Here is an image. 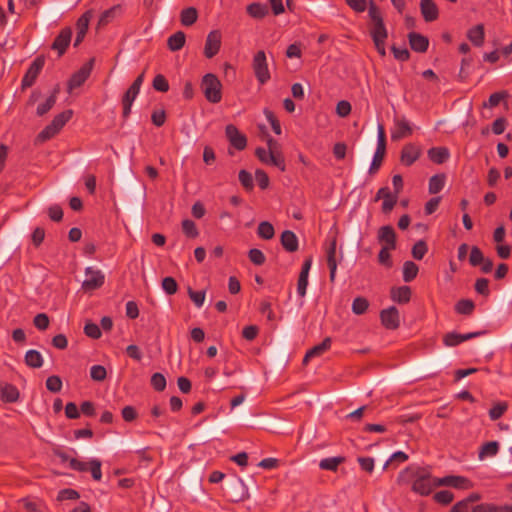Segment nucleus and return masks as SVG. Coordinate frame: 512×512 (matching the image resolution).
<instances>
[{
  "mask_svg": "<svg viewBox=\"0 0 512 512\" xmlns=\"http://www.w3.org/2000/svg\"><path fill=\"white\" fill-rule=\"evenodd\" d=\"M280 242L285 251L289 253L296 252L299 247L298 238L291 230H285L280 236Z\"/></svg>",
  "mask_w": 512,
  "mask_h": 512,
  "instance_id": "obj_24",
  "label": "nucleus"
},
{
  "mask_svg": "<svg viewBox=\"0 0 512 512\" xmlns=\"http://www.w3.org/2000/svg\"><path fill=\"white\" fill-rule=\"evenodd\" d=\"M185 41V33L183 31H177L168 38L167 46L171 51L176 52L183 48Z\"/></svg>",
  "mask_w": 512,
  "mask_h": 512,
  "instance_id": "obj_32",
  "label": "nucleus"
},
{
  "mask_svg": "<svg viewBox=\"0 0 512 512\" xmlns=\"http://www.w3.org/2000/svg\"><path fill=\"white\" fill-rule=\"evenodd\" d=\"M433 498L439 504L448 505L453 501L454 495L449 490H441L435 493Z\"/></svg>",
  "mask_w": 512,
  "mask_h": 512,
  "instance_id": "obj_56",
  "label": "nucleus"
},
{
  "mask_svg": "<svg viewBox=\"0 0 512 512\" xmlns=\"http://www.w3.org/2000/svg\"><path fill=\"white\" fill-rule=\"evenodd\" d=\"M475 310V303L470 299H460L455 304V311L460 315H471Z\"/></svg>",
  "mask_w": 512,
  "mask_h": 512,
  "instance_id": "obj_38",
  "label": "nucleus"
},
{
  "mask_svg": "<svg viewBox=\"0 0 512 512\" xmlns=\"http://www.w3.org/2000/svg\"><path fill=\"white\" fill-rule=\"evenodd\" d=\"M336 245V239L334 238L327 249V266L329 268V279L332 283L335 281L337 270Z\"/></svg>",
  "mask_w": 512,
  "mask_h": 512,
  "instance_id": "obj_25",
  "label": "nucleus"
},
{
  "mask_svg": "<svg viewBox=\"0 0 512 512\" xmlns=\"http://www.w3.org/2000/svg\"><path fill=\"white\" fill-rule=\"evenodd\" d=\"M430 161L435 164H443L450 157V152L446 147H432L427 151Z\"/></svg>",
  "mask_w": 512,
  "mask_h": 512,
  "instance_id": "obj_29",
  "label": "nucleus"
},
{
  "mask_svg": "<svg viewBox=\"0 0 512 512\" xmlns=\"http://www.w3.org/2000/svg\"><path fill=\"white\" fill-rule=\"evenodd\" d=\"M509 97L507 91L495 92L490 95L488 102L483 103V107L493 108L500 104V102Z\"/></svg>",
  "mask_w": 512,
  "mask_h": 512,
  "instance_id": "obj_46",
  "label": "nucleus"
},
{
  "mask_svg": "<svg viewBox=\"0 0 512 512\" xmlns=\"http://www.w3.org/2000/svg\"><path fill=\"white\" fill-rule=\"evenodd\" d=\"M378 241L384 243L383 247L396 249V233L392 226H382L378 230Z\"/></svg>",
  "mask_w": 512,
  "mask_h": 512,
  "instance_id": "obj_20",
  "label": "nucleus"
},
{
  "mask_svg": "<svg viewBox=\"0 0 512 512\" xmlns=\"http://www.w3.org/2000/svg\"><path fill=\"white\" fill-rule=\"evenodd\" d=\"M390 250L392 248L382 247L378 254V261L381 265H384L388 268L392 267L393 262L391 260Z\"/></svg>",
  "mask_w": 512,
  "mask_h": 512,
  "instance_id": "obj_63",
  "label": "nucleus"
},
{
  "mask_svg": "<svg viewBox=\"0 0 512 512\" xmlns=\"http://www.w3.org/2000/svg\"><path fill=\"white\" fill-rule=\"evenodd\" d=\"M427 251V243L424 240H419L413 245L411 253L414 259L422 260Z\"/></svg>",
  "mask_w": 512,
  "mask_h": 512,
  "instance_id": "obj_47",
  "label": "nucleus"
},
{
  "mask_svg": "<svg viewBox=\"0 0 512 512\" xmlns=\"http://www.w3.org/2000/svg\"><path fill=\"white\" fill-rule=\"evenodd\" d=\"M87 278L82 283V289L85 292L94 291L102 287L105 281V276L100 270H95L92 267L85 269Z\"/></svg>",
  "mask_w": 512,
  "mask_h": 512,
  "instance_id": "obj_11",
  "label": "nucleus"
},
{
  "mask_svg": "<svg viewBox=\"0 0 512 512\" xmlns=\"http://www.w3.org/2000/svg\"><path fill=\"white\" fill-rule=\"evenodd\" d=\"M46 388L52 393H58L62 389V380L57 375L49 376L46 379Z\"/></svg>",
  "mask_w": 512,
  "mask_h": 512,
  "instance_id": "obj_53",
  "label": "nucleus"
},
{
  "mask_svg": "<svg viewBox=\"0 0 512 512\" xmlns=\"http://www.w3.org/2000/svg\"><path fill=\"white\" fill-rule=\"evenodd\" d=\"M225 135L230 142L231 146L241 151L247 146V138L244 134L240 133L238 128L233 124H228L225 128Z\"/></svg>",
  "mask_w": 512,
  "mask_h": 512,
  "instance_id": "obj_13",
  "label": "nucleus"
},
{
  "mask_svg": "<svg viewBox=\"0 0 512 512\" xmlns=\"http://www.w3.org/2000/svg\"><path fill=\"white\" fill-rule=\"evenodd\" d=\"M409 45L411 49L418 53H424L428 50L429 39L417 32H410L408 34Z\"/></svg>",
  "mask_w": 512,
  "mask_h": 512,
  "instance_id": "obj_22",
  "label": "nucleus"
},
{
  "mask_svg": "<svg viewBox=\"0 0 512 512\" xmlns=\"http://www.w3.org/2000/svg\"><path fill=\"white\" fill-rule=\"evenodd\" d=\"M94 61V58H91L88 62L82 65L78 71L71 75L67 85V90L69 93H71L74 89L82 86L89 78L93 69Z\"/></svg>",
  "mask_w": 512,
  "mask_h": 512,
  "instance_id": "obj_7",
  "label": "nucleus"
},
{
  "mask_svg": "<svg viewBox=\"0 0 512 512\" xmlns=\"http://www.w3.org/2000/svg\"><path fill=\"white\" fill-rule=\"evenodd\" d=\"M24 362L30 368H40L43 365V357L39 351L31 349L25 353Z\"/></svg>",
  "mask_w": 512,
  "mask_h": 512,
  "instance_id": "obj_33",
  "label": "nucleus"
},
{
  "mask_svg": "<svg viewBox=\"0 0 512 512\" xmlns=\"http://www.w3.org/2000/svg\"><path fill=\"white\" fill-rule=\"evenodd\" d=\"M500 446L497 441L486 442L482 445L479 457L482 459L484 457H492L495 456L499 452Z\"/></svg>",
  "mask_w": 512,
  "mask_h": 512,
  "instance_id": "obj_41",
  "label": "nucleus"
},
{
  "mask_svg": "<svg viewBox=\"0 0 512 512\" xmlns=\"http://www.w3.org/2000/svg\"><path fill=\"white\" fill-rule=\"evenodd\" d=\"M255 180H256L258 186L260 187V189L265 190L269 187V184H270L269 176L264 170L257 169L255 171Z\"/></svg>",
  "mask_w": 512,
  "mask_h": 512,
  "instance_id": "obj_60",
  "label": "nucleus"
},
{
  "mask_svg": "<svg viewBox=\"0 0 512 512\" xmlns=\"http://www.w3.org/2000/svg\"><path fill=\"white\" fill-rule=\"evenodd\" d=\"M198 19V11L195 7H188L181 11L180 21L183 26H191Z\"/></svg>",
  "mask_w": 512,
  "mask_h": 512,
  "instance_id": "obj_36",
  "label": "nucleus"
},
{
  "mask_svg": "<svg viewBox=\"0 0 512 512\" xmlns=\"http://www.w3.org/2000/svg\"><path fill=\"white\" fill-rule=\"evenodd\" d=\"M49 323V317L45 313H39L33 319L34 326L41 331L46 330L49 326Z\"/></svg>",
  "mask_w": 512,
  "mask_h": 512,
  "instance_id": "obj_64",
  "label": "nucleus"
},
{
  "mask_svg": "<svg viewBox=\"0 0 512 512\" xmlns=\"http://www.w3.org/2000/svg\"><path fill=\"white\" fill-rule=\"evenodd\" d=\"M257 234L262 239L270 240L274 237L275 230H274L273 225L270 222L262 221L258 225Z\"/></svg>",
  "mask_w": 512,
  "mask_h": 512,
  "instance_id": "obj_40",
  "label": "nucleus"
},
{
  "mask_svg": "<svg viewBox=\"0 0 512 512\" xmlns=\"http://www.w3.org/2000/svg\"><path fill=\"white\" fill-rule=\"evenodd\" d=\"M90 377L94 381H104L107 377V371L106 368L102 365H93L90 368Z\"/></svg>",
  "mask_w": 512,
  "mask_h": 512,
  "instance_id": "obj_55",
  "label": "nucleus"
},
{
  "mask_svg": "<svg viewBox=\"0 0 512 512\" xmlns=\"http://www.w3.org/2000/svg\"><path fill=\"white\" fill-rule=\"evenodd\" d=\"M344 462H345V457H343V456L329 457V458L322 459L319 463V467L322 470L336 471L338 466Z\"/></svg>",
  "mask_w": 512,
  "mask_h": 512,
  "instance_id": "obj_37",
  "label": "nucleus"
},
{
  "mask_svg": "<svg viewBox=\"0 0 512 512\" xmlns=\"http://www.w3.org/2000/svg\"><path fill=\"white\" fill-rule=\"evenodd\" d=\"M411 294L412 291L409 286H400L391 290L392 300L399 304L408 303L411 299Z\"/></svg>",
  "mask_w": 512,
  "mask_h": 512,
  "instance_id": "obj_30",
  "label": "nucleus"
},
{
  "mask_svg": "<svg viewBox=\"0 0 512 512\" xmlns=\"http://www.w3.org/2000/svg\"><path fill=\"white\" fill-rule=\"evenodd\" d=\"M422 150L420 146L408 143L403 146L400 154V161L403 165L409 167L414 164L421 156Z\"/></svg>",
  "mask_w": 512,
  "mask_h": 512,
  "instance_id": "obj_16",
  "label": "nucleus"
},
{
  "mask_svg": "<svg viewBox=\"0 0 512 512\" xmlns=\"http://www.w3.org/2000/svg\"><path fill=\"white\" fill-rule=\"evenodd\" d=\"M268 148H269V160L268 164L273 165L280 169L281 171L286 170V164L285 159L283 155L279 152H274V147L277 145V141L274 140L272 137H269L267 140Z\"/></svg>",
  "mask_w": 512,
  "mask_h": 512,
  "instance_id": "obj_21",
  "label": "nucleus"
},
{
  "mask_svg": "<svg viewBox=\"0 0 512 512\" xmlns=\"http://www.w3.org/2000/svg\"><path fill=\"white\" fill-rule=\"evenodd\" d=\"M435 486H449L455 489L467 490L473 487L471 480L464 476L448 475L442 478H434Z\"/></svg>",
  "mask_w": 512,
  "mask_h": 512,
  "instance_id": "obj_10",
  "label": "nucleus"
},
{
  "mask_svg": "<svg viewBox=\"0 0 512 512\" xmlns=\"http://www.w3.org/2000/svg\"><path fill=\"white\" fill-rule=\"evenodd\" d=\"M252 67L254 70L255 77L260 84H265L266 82H268L271 76L268 69L266 54L263 50L258 51L254 55Z\"/></svg>",
  "mask_w": 512,
  "mask_h": 512,
  "instance_id": "obj_6",
  "label": "nucleus"
},
{
  "mask_svg": "<svg viewBox=\"0 0 512 512\" xmlns=\"http://www.w3.org/2000/svg\"><path fill=\"white\" fill-rule=\"evenodd\" d=\"M84 333L86 334V336L92 339H99L102 334L100 327L93 322H87L85 324Z\"/></svg>",
  "mask_w": 512,
  "mask_h": 512,
  "instance_id": "obj_59",
  "label": "nucleus"
},
{
  "mask_svg": "<svg viewBox=\"0 0 512 512\" xmlns=\"http://www.w3.org/2000/svg\"><path fill=\"white\" fill-rule=\"evenodd\" d=\"M369 307V301L362 296L356 297L352 303V312L356 315L364 314Z\"/></svg>",
  "mask_w": 512,
  "mask_h": 512,
  "instance_id": "obj_44",
  "label": "nucleus"
},
{
  "mask_svg": "<svg viewBox=\"0 0 512 512\" xmlns=\"http://www.w3.org/2000/svg\"><path fill=\"white\" fill-rule=\"evenodd\" d=\"M246 11L252 18L262 19L268 15L269 8L266 4L254 2L247 6Z\"/></svg>",
  "mask_w": 512,
  "mask_h": 512,
  "instance_id": "obj_31",
  "label": "nucleus"
},
{
  "mask_svg": "<svg viewBox=\"0 0 512 512\" xmlns=\"http://www.w3.org/2000/svg\"><path fill=\"white\" fill-rule=\"evenodd\" d=\"M331 343H332V340L330 337L324 338L321 343L315 345L314 347H312L311 349H309L306 352L304 359H303V363L306 364L309 361V359L318 357V356H321L322 354H324L326 351H328L330 349Z\"/></svg>",
  "mask_w": 512,
  "mask_h": 512,
  "instance_id": "obj_26",
  "label": "nucleus"
},
{
  "mask_svg": "<svg viewBox=\"0 0 512 512\" xmlns=\"http://www.w3.org/2000/svg\"><path fill=\"white\" fill-rule=\"evenodd\" d=\"M151 386L154 390L161 392L166 388V378L162 373L156 372L151 376Z\"/></svg>",
  "mask_w": 512,
  "mask_h": 512,
  "instance_id": "obj_52",
  "label": "nucleus"
},
{
  "mask_svg": "<svg viewBox=\"0 0 512 512\" xmlns=\"http://www.w3.org/2000/svg\"><path fill=\"white\" fill-rule=\"evenodd\" d=\"M101 461L98 459H91L89 461V471L95 481H100L102 478Z\"/></svg>",
  "mask_w": 512,
  "mask_h": 512,
  "instance_id": "obj_58",
  "label": "nucleus"
},
{
  "mask_svg": "<svg viewBox=\"0 0 512 512\" xmlns=\"http://www.w3.org/2000/svg\"><path fill=\"white\" fill-rule=\"evenodd\" d=\"M507 409H508V404L506 402H497L489 410L490 419L493 421L498 420L507 411Z\"/></svg>",
  "mask_w": 512,
  "mask_h": 512,
  "instance_id": "obj_48",
  "label": "nucleus"
},
{
  "mask_svg": "<svg viewBox=\"0 0 512 512\" xmlns=\"http://www.w3.org/2000/svg\"><path fill=\"white\" fill-rule=\"evenodd\" d=\"M93 17V11L87 10L85 13H83L78 20L76 21V38L74 40V47H78L82 41L84 40L86 33L89 28L90 20Z\"/></svg>",
  "mask_w": 512,
  "mask_h": 512,
  "instance_id": "obj_14",
  "label": "nucleus"
},
{
  "mask_svg": "<svg viewBox=\"0 0 512 512\" xmlns=\"http://www.w3.org/2000/svg\"><path fill=\"white\" fill-rule=\"evenodd\" d=\"M229 491L230 501L240 502L249 497L248 489L240 477H233L226 482Z\"/></svg>",
  "mask_w": 512,
  "mask_h": 512,
  "instance_id": "obj_8",
  "label": "nucleus"
},
{
  "mask_svg": "<svg viewBox=\"0 0 512 512\" xmlns=\"http://www.w3.org/2000/svg\"><path fill=\"white\" fill-rule=\"evenodd\" d=\"M140 89L136 88L135 86L131 85L128 90L124 93L122 97V105H123V117L127 118L131 113V107L136 99L137 95L139 94Z\"/></svg>",
  "mask_w": 512,
  "mask_h": 512,
  "instance_id": "obj_27",
  "label": "nucleus"
},
{
  "mask_svg": "<svg viewBox=\"0 0 512 512\" xmlns=\"http://www.w3.org/2000/svg\"><path fill=\"white\" fill-rule=\"evenodd\" d=\"M369 18L373 22V27L370 30L372 39L387 38L388 33L385 27L383 17L381 15L379 7L373 0L369 2Z\"/></svg>",
  "mask_w": 512,
  "mask_h": 512,
  "instance_id": "obj_4",
  "label": "nucleus"
},
{
  "mask_svg": "<svg viewBox=\"0 0 512 512\" xmlns=\"http://www.w3.org/2000/svg\"><path fill=\"white\" fill-rule=\"evenodd\" d=\"M382 325L389 330H395L400 326L399 311L395 306L383 309L380 312Z\"/></svg>",
  "mask_w": 512,
  "mask_h": 512,
  "instance_id": "obj_15",
  "label": "nucleus"
},
{
  "mask_svg": "<svg viewBox=\"0 0 512 512\" xmlns=\"http://www.w3.org/2000/svg\"><path fill=\"white\" fill-rule=\"evenodd\" d=\"M221 47V33L218 30L211 31L206 38L204 55L211 59L220 50Z\"/></svg>",
  "mask_w": 512,
  "mask_h": 512,
  "instance_id": "obj_18",
  "label": "nucleus"
},
{
  "mask_svg": "<svg viewBox=\"0 0 512 512\" xmlns=\"http://www.w3.org/2000/svg\"><path fill=\"white\" fill-rule=\"evenodd\" d=\"M386 154V134L384 130V126L379 124L378 125V141H377V148L372 160V163L369 168V173L375 174L381 167L382 162L384 160Z\"/></svg>",
  "mask_w": 512,
  "mask_h": 512,
  "instance_id": "obj_5",
  "label": "nucleus"
},
{
  "mask_svg": "<svg viewBox=\"0 0 512 512\" xmlns=\"http://www.w3.org/2000/svg\"><path fill=\"white\" fill-rule=\"evenodd\" d=\"M44 65H45L44 56H38L33 60V62L30 64L29 68L27 69V71L22 79V82H21L22 90L34 85V83H35L36 79L38 78L40 72L42 71Z\"/></svg>",
  "mask_w": 512,
  "mask_h": 512,
  "instance_id": "obj_9",
  "label": "nucleus"
},
{
  "mask_svg": "<svg viewBox=\"0 0 512 512\" xmlns=\"http://www.w3.org/2000/svg\"><path fill=\"white\" fill-rule=\"evenodd\" d=\"M412 479L414 480L411 487L412 491L421 496H428L433 488L436 487L434 485V479L431 478L430 471L424 467H406L399 473L397 483H408Z\"/></svg>",
  "mask_w": 512,
  "mask_h": 512,
  "instance_id": "obj_1",
  "label": "nucleus"
},
{
  "mask_svg": "<svg viewBox=\"0 0 512 512\" xmlns=\"http://www.w3.org/2000/svg\"><path fill=\"white\" fill-rule=\"evenodd\" d=\"M419 268L413 261H406L403 264V280L405 282L413 281L418 274Z\"/></svg>",
  "mask_w": 512,
  "mask_h": 512,
  "instance_id": "obj_39",
  "label": "nucleus"
},
{
  "mask_svg": "<svg viewBox=\"0 0 512 512\" xmlns=\"http://www.w3.org/2000/svg\"><path fill=\"white\" fill-rule=\"evenodd\" d=\"M238 178L245 191L251 192L254 189V181L250 172L242 169L239 171Z\"/></svg>",
  "mask_w": 512,
  "mask_h": 512,
  "instance_id": "obj_42",
  "label": "nucleus"
},
{
  "mask_svg": "<svg viewBox=\"0 0 512 512\" xmlns=\"http://www.w3.org/2000/svg\"><path fill=\"white\" fill-rule=\"evenodd\" d=\"M398 197V195L390 192L389 195L386 198H384L381 207V210L384 214H389L393 210V208L397 204Z\"/></svg>",
  "mask_w": 512,
  "mask_h": 512,
  "instance_id": "obj_51",
  "label": "nucleus"
},
{
  "mask_svg": "<svg viewBox=\"0 0 512 512\" xmlns=\"http://www.w3.org/2000/svg\"><path fill=\"white\" fill-rule=\"evenodd\" d=\"M120 6L115 5L107 10H105L99 18L98 26H106L108 23H110L116 16V13L120 11Z\"/></svg>",
  "mask_w": 512,
  "mask_h": 512,
  "instance_id": "obj_43",
  "label": "nucleus"
},
{
  "mask_svg": "<svg viewBox=\"0 0 512 512\" xmlns=\"http://www.w3.org/2000/svg\"><path fill=\"white\" fill-rule=\"evenodd\" d=\"M200 87L208 102L217 104L222 100V83L215 74H205Z\"/></svg>",
  "mask_w": 512,
  "mask_h": 512,
  "instance_id": "obj_2",
  "label": "nucleus"
},
{
  "mask_svg": "<svg viewBox=\"0 0 512 512\" xmlns=\"http://www.w3.org/2000/svg\"><path fill=\"white\" fill-rule=\"evenodd\" d=\"M412 131V127L405 117L396 118L394 120V129L391 132V139L393 141H398L406 138L412 134Z\"/></svg>",
  "mask_w": 512,
  "mask_h": 512,
  "instance_id": "obj_19",
  "label": "nucleus"
},
{
  "mask_svg": "<svg viewBox=\"0 0 512 512\" xmlns=\"http://www.w3.org/2000/svg\"><path fill=\"white\" fill-rule=\"evenodd\" d=\"M71 39L72 29L70 27H64L54 39L51 45V49L57 51L58 56L61 57L65 54L67 48L69 47Z\"/></svg>",
  "mask_w": 512,
  "mask_h": 512,
  "instance_id": "obj_12",
  "label": "nucleus"
},
{
  "mask_svg": "<svg viewBox=\"0 0 512 512\" xmlns=\"http://www.w3.org/2000/svg\"><path fill=\"white\" fill-rule=\"evenodd\" d=\"M55 103V97L49 96L44 103L38 105L36 114L40 117L44 116L47 112H49L52 109Z\"/></svg>",
  "mask_w": 512,
  "mask_h": 512,
  "instance_id": "obj_62",
  "label": "nucleus"
},
{
  "mask_svg": "<svg viewBox=\"0 0 512 512\" xmlns=\"http://www.w3.org/2000/svg\"><path fill=\"white\" fill-rule=\"evenodd\" d=\"M475 291L487 297L490 294L489 290V280L487 278H478L474 285Z\"/></svg>",
  "mask_w": 512,
  "mask_h": 512,
  "instance_id": "obj_61",
  "label": "nucleus"
},
{
  "mask_svg": "<svg viewBox=\"0 0 512 512\" xmlns=\"http://www.w3.org/2000/svg\"><path fill=\"white\" fill-rule=\"evenodd\" d=\"M484 254L481 249L477 246H472L469 256V263L471 266L476 267L484 262Z\"/></svg>",
  "mask_w": 512,
  "mask_h": 512,
  "instance_id": "obj_50",
  "label": "nucleus"
},
{
  "mask_svg": "<svg viewBox=\"0 0 512 512\" xmlns=\"http://www.w3.org/2000/svg\"><path fill=\"white\" fill-rule=\"evenodd\" d=\"M485 333H486V331L470 332V333H466V334H460L457 332H449L444 335L443 342L446 346L453 347V346L459 345L460 343H462L464 341L482 336Z\"/></svg>",
  "mask_w": 512,
  "mask_h": 512,
  "instance_id": "obj_17",
  "label": "nucleus"
},
{
  "mask_svg": "<svg viewBox=\"0 0 512 512\" xmlns=\"http://www.w3.org/2000/svg\"><path fill=\"white\" fill-rule=\"evenodd\" d=\"M182 231L183 233L188 237V238H191V239H194L196 237H198L199 235V231L197 229V226L196 224L194 223V221L190 220V219H184L182 221Z\"/></svg>",
  "mask_w": 512,
  "mask_h": 512,
  "instance_id": "obj_45",
  "label": "nucleus"
},
{
  "mask_svg": "<svg viewBox=\"0 0 512 512\" xmlns=\"http://www.w3.org/2000/svg\"><path fill=\"white\" fill-rule=\"evenodd\" d=\"M73 111L68 109L56 115L51 123L47 125L38 135V142H45L54 137L64 125L72 118Z\"/></svg>",
  "mask_w": 512,
  "mask_h": 512,
  "instance_id": "obj_3",
  "label": "nucleus"
},
{
  "mask_svg": "<svg viewBox=\"0 0 512 512\" xmlns=\"http://www.w3.org/2000/svg\"><path fill=\"white\" fill-rule=\"evenodd\" d=\"M19 395V390L12 384H6L1 390V400L5 403L18 401Z\"/></svg>",
  "mask_w": 512,
  "mask_h": 512,
  "instance_id": "obj_35",
  "label": "nucleus"
},
{
  "mask_svg": "<svg viewBox=\"0 0 512 512\" xmlns=\"http://www.w3.org/2000/svg\"><path fill=\"white\" fill-rule=\"evenodd\" d=\"M152 86L156 91L167 92L169 90L168 80L162 74H157L152 82Z\"/></svg>",
  "mask_w": 512,
  "mask_h": 512,
  "instance_id": "obj_54",
  "label": "nucleus"
},
{
  "mask_svg": "<svg viewBox=\"0 0 512 512\" xmlns=\"http://www.w3.org/2000/svg\"><path fill=\"white\" fill-rule=\"evenodd\" d=\"M420 10L426 22H433L438 19V7L433 0H421Z\"/></svg>",
  "mask_w": 512,
  "mask_h": 512,
  "instance_id": "obj_23",
  "label": "nucleus"
},
{
  "mask_svg": "<svg viewBox=\"0 0 512 512\" xmlns=\"http://www.w3.org/2000/svg\"><path fill=\"white\" fill-rule=\"evenodd\" d=\"M249 260L255 265H263L265 263L266 257L264 253L257 248H252L248 252Z\"/></svg>",
  "mask_w": 512,
  "mask_h": 512,
  "instance_id": "obj_57",
  "label": "nucleus"
},
{
  "mask_svg": "<svg viewBox=\"0 0 512 512\" xmlns=\"http://www.w3.org/2000/svg\"><path fill=\"white\" fill-rule=\"evenodd\" d=\"M467 38L476 47H481L485 40V29L483 24H477L467 31Z\"/></svg>",
  "mask_w": 512,
  "mask_h": 512,
  "instance_id": "obj_28",
  "label": "nucleus"
},
{
  "mask_svg": "<svg viewBox=\"0 0 512 512\" xmlns=\"http://www.w3.org/2000/svg\"><path fill=\"white\" fill-rule=\"evenodd\" d=\"M161 285L167 295H174L178 291L177 281L171 276L163 278Z\"/></svg>",
  "mask_w": 512,
  "mask_h": 512,
  "instance_id": "obj_49",
  "label": "nucleus"
},
{
  "mask_svg": "<svg viewBox=\"0 0 512 512\" xmlns=\"http://www.w3.org/2000/svg\"><path fill=\"white\" fill-rule=\"evenodd\" d=\"M446 175L444 173L435 174L429 179L428 191L430 194L439 193L445 186Z\"/></svg>",
  "mask_w": 512,
  "mask_h": 512,
  "instance_id": "obj_34",
  "label": "nucleus"
}]
</instances>
